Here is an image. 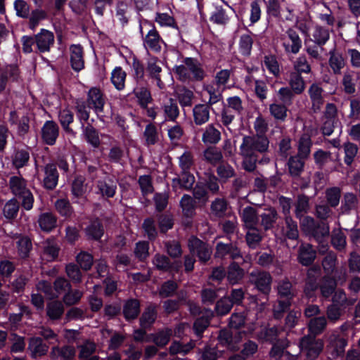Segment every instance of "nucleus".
<instances>
[{
	"mask_svg": "<svg viewBox=\"0 0 360 360\" xmlns=\"http://www.w3.org/2000/svg\"><path fill=\"white\" fill-rule=\"evenodd\" d=\"M184 65H174L172 70L176 77L181 81L202 82L206 72L201 63L196 58L185 57L183 60Z\"/></svg>",
	"mask_w": 360,
	"mask_h": 360,
	"instance_id": "f257e3e1",
	"label": "nucleus"
},
{
	"mask_svg": "<svg viewBox=\"0 0 360 360\" xmlns=\"http://www.w3.org/2000/svg\"><path fill=\"white\" fill-rule=\"evenodd\" d=\"M272 276L266 271L254 270L250 274L249 281L257 293L253 296L257 304H265L271 290Z\"/></svg>",
	"mask_w": 360,
	"mask_h": 360,
	"instance_id": "f03ea898",
	"label": "nucleus"
},
{
	"mask_svg": "<svg viewBox=\"0 0 360 360\" xmlns=\"http://www.w3.org/2000/svg\"><path fill=\"white\" fill-rule=\"evenodd\" d=\"M300 226L305 236L319 243L330 234V227L326 221L316 220L310 216H304L300 219Z\"/></svg>",
	"mask_w": 360,
	"mask_h": 360,
	"instance_id": "7ed1b4c3",
	"label": "nucleus"
},
{
	"mask_svg": "<svg viewBox=\"0 0 360 360\" xmlns=\"http://www.w3.org/2000/svg\"><path fill=\"white\" fill-rule=\"evenodd\" d=\"M269 146V140L267 136L257 134L252 136H244L240 150L250 153L263 154L268 151Z\"/></svg>",
	"mask_w": 360,
	"mask_h": 360,
	"instance_id": "20e7f679",
	"label": "nucleus"
},
{
	"mask_svg": "<svg viewBox=\"0 0 360 360\" xmlns=\"http://www.w3.org/2000/svg\"><path fill=\"white\" fill-rule=\"evenodd\" d=\"M188 248L191 254L195 255L202 264H206L211 258L212 250L209 244L194 235L188 238Z\"/></svg>",
	"mask_w": 360,
	"mask_h": 360,
	"instance_id": "39448f33",
	"label": "nucleus"
},
{
	"mask_svg": "<svg viewBox=\"0 0 360 360\" xmlns=\"http://www.w3.org/2000/svg\"><path fill=\"white\" fill-rule=\"evenodd\" d=\"M214 257L216 259H230L232 262L240 259H243V255L237 243H225L221 241L217 242L215 246Z\"/></svg>",
	"mask_w": 360,
	"mask_h": 360,
	"instance_id": "423d86ee",
	"label": "nucleus"
},
{
	"mask_svg": "<svg viewBox=\"0 0 360 360\" xmlns=\"http://www.w3.org/2000/svg\"><path fill=\"white\" fill-rule=\"evenodd\" d=\"M277 290L279 297L278 300V311L285 312L290 309L295 297L292 285L288 279H285L279 282Z\"/></svg>",
	"mask_w": 360,
	"mask_h": 360,
	"instance_id": "0eeeda50",
	"label": "nucleus"
},
{
	"mask_svg": "<svg viewBox=\"0 0 360 360\" xmlns=\"http://www.w3.org/2000/svg\"><path fill=\"white\" fill-rule=\"evenodd\" d=\"M316 269L310 268L307 272L305 285L303 290L304 297L311 302L316 300V291L319 288L318 277L315 275Z\"/></svg>",
	"mask_w": 360,
	"mask_h": 360,
	"instance_id": "6e6552de",
	"label": "nucleus"
},
{
	"mask_svg": "<svg viewBox=\"0 0 360 360\" xmlns=\"http://www.w3.org/2000/svg\"><path fill=\"white\" fill-rule=\"evenodd\" d=\"M217 339L221 346L226 347L230 351L236 352L239 349L238 343L241 337L239 334L233 335L230 329H221Z\"/></svg>",
	"mask_w": 360,
	"mask_h": 360,
	"instance_id": "1a4fd4ad",
	"label": "nucleus"
},
{
	"mask_svg": "<svg viewBox=\"0 0 360 360\" xmlns=\"http://www.w3.org/2000/svg\"><path fill=\"white\" fill-rule=\"evenodd\" d=\"M37 51L46 53L50 51L51 46L54 44V34L51 31L41 28L40 32L34 34Z\"/></svg>",
	"mask_w": 360,
	"mask_h": 360,
	"instance_id": "9d476101",
	"label": "nucleus"
},
{
	"mask_svg": "<svg viewBox=\"0 0 360 360\" xmlns=\"http://www.w3.org/2000/svg\"><path fill=\"white\" fill-rule=\"evenodd\" d=\"M84 231L87 240L100 241L104 235L105 229L101 220L96 217L89 221Z\"/></svg>",
	"mask_w": 360,
	"mask_h": 360,
	"instance_id": "9b49d317",
	"label": "nucleus"
},
{
	"mask_svg": "<svg viewBox=\"0 0 360 360\" xmlns=\"http://www.w3.org/2000/svg\"><path fill=\"white\" fill-rule=\"evenodd\" d=\"M44 177L43 187L48 191L54 190L58 183L59 173L54 163H48L44 167Z\"/></svg>",
	"mask_w": 360,
	"mask_h": 360,
	"instance_id": "f8f14e48",
	"label": "nucleus"
},
{
	"mask_svg": "<svg viewBox=\"0 0 360 360\" xmlns=\"http://www.w3.org/2000/svg\"><path fill=\"white\" fill-rule=\"evenodd\" d=\"M131 68L133 72L132 76L137 83V86L133 90H148L146 86L144 65L135 56L132 58Z\"/></svg>",
	"mask_w": 360,
	"mask_h": 360,
	"instance_id": "ddd939ff",
	"label": "nucleus"
},
{
	"mask_svg": "<svg viewBox=\"0 0 360 360\" xmlns=\"http://www.w3.org/2000/svg\"><path fill=\"white\" fill-rule=\"evenodd\" d=\"M59 136V127L52 120L46 121L41 128V139L44 143L53 146Z\"/></svg>",
	"mask_w": 360,
	"mask_h": 360,
	"instance_id": "4468645a",
	"label": "nucleus"
},
{
	"mask_svg": "<svg viewBox=\"0 0 360 360\" xmlns=\"http://www.w3.org/2000/svg\"><path fill=\"white\" fill-rule=\"evenodd\" d=\"M20 70L16 65H8L0 68V90H5L8 82H17Z\"/></svg>",
	"mask_w": 360,
	"mask_h": 360,
	"instance_id": "2eb2a0df",
	"label": "nucleus"
},
{
	"mask_svg": "<svg viewBox=\"0 0 360 360\" xmlns=\"http://www.w3.org/2000/svg\"><path fill=\"white\" fill-rule=\"evenodd\" d=\"M151 25L152 29L148 31L143 39L144 46L154 53H160L162 49L160 44L164 41L154 25Z\"/></svg>",
	"mask_w": 360,
	"mask_h": 360,
	"instance_id": "dca6fc26",
	"label": "nucleus"
},
{
	"mask_svg": "<svg viewBox=\"0 0 360 360\" xmlns=\"http://www.w3.org/2000/svg\"><path fill=\"white\" fill-rule=\"evenodd\" d=\"M76 349L74 346L65 345L62 347L53 346L49 356L52 360H75Z\"/></svg>",
	"mask_w": 360,
	"mask_h": 360,
	"instance_id": "f3484780",
	"label": "nucleus"
},
{
	"mask_svg": "<svg viewBox=\"0 0 360 360\" xmlns=\"http://www.w3.org/2000/svg\"><path fill=\"white\" fill-rule=\"evenodd\" d=\"M27 349L30 352L31 357L37 359L46 355L49 345L44 342L41 338L32 337L29 340Z\"/></svg>",
	"mask_w": 360,
	"mask_h": 360,
	"instance_id": "a211bd4d",
	"label": "nucleus"
},
{
	"mask_svg": "<svg viewBox=\"0 0 360 360\" xmlns=\"http://www.w3.org/2000/svg\"><path fill=\"white\" fill-rule=\"evenodd\" d=\"M97 187L102 196L111 198L116 194L117 181L113 176H106L97 181Z\"/></svg>",
	"mask_w": 360,
	"mask_h": 360,
	"instance_id": "6ab92c4d",
	"label": "nucleus"
},
{
	"mask_svg": "<svg viewBox=\"0 0 360 360\" xmlns=\"http://www.w3.org/2000/svg\"><path fill=\"white\" fill-rule=\"evenodd\" d=\"M316 257V252L309 243L302 244L299 247L297 260L302 266L311 265Z\"/></svg>",
	"mask_w": 360,
	"mask_h": 360,
	"instance_id": "aec40b11",
	"label": "nucleus"
},
{
	"mask_svg": "<svg viewBox=\"0 0 360 360\" xmlns=\"http://www.w3.org/2000/svg\"><path fill=\"white\" fill-rule=\"evenodd\" d=\"M158 305L155 303H150L145 308L139 319L140 327L151 328L158 318Z\"/></svg>",
	"mask_w": 360,
	"mask_h": 360,
	"instance_id": "412c9836",
	"label": "nucleus"
},
{
	"mask_svg": "<svg viewBox=\"0 0 360 360\" xmlns=\"http://www.w3.org/2000/svg\"><path fill=\"white\" fill-rule=\"evenodd\" d=\"M359 206V199L356 194L347 192L344 193L341 200L339 214L342 215H349L352 211H356Z\"/></svg>",
	"mask_w": 360,
	"mask_h": 360,
	"instance_id": "4be33fe9",
	"label": "nucleus"
},
{
	"mask_svg": "<svg viewBox=\"0 0 360 360\" xmlns=\"http://www.w3.org/2000/svg\"><path fill=\"white\" fill-rule=\"evenodd\" d=\"M70 51L71 67L75 71L79 72L84 68L83 46L81 44H72Z\"/></svg>",
	"mask_w": 360,
	"mask_h": 360,
	"instance_id": "5701e85b",
	"label": "nucleus"
},
{
	"mask_svg": "<svg viewBox=\"0 0 360 360\" xmlns=\"http://www.w3.org/2000/svg\"><path fill=\"white\" fill-rule=\"evenodd\" d=\"M338 285L335 278L331 275L323 276L319 283V288L321 297L328 300L333 295Z\"/></svg>",
	"mask_w": 360,
	"mask_h": 360,
	"instance_id": "b1692460",
	"label": "nucleus"
},
{
	"mask_svg": "<svg viewBox=\"0 0 360 360\" xmlns=\"http://www.w3.org/2000/svg\"><path fill=\"white\" fill-rule=\"evenodd\" d=\"M141 304L139 300L130 298L123 306V316L126 321H131L136 319L141 311Z\"/></svg>",
	"mask_w": 360,
	"mask_h": 360,
	"instance_id": "393cba45",
	"label": "nucleus"
},
{
	"mask_svg": "<svg viewBox=\"0 0 360 360\" xmlns=\"http://www.w3.org/2000/svg\"><path fill=\"white\" fill-rule=\"evenodd\" d=\"M304 165L305 160L295 155L290 156L287 162L289 175L293 179L300 178L304 172Z\"/></svg>",
	"mask_w": 360,
	"mask_h": 360,
	"instance_id": "a878e982",
	"label": "nucleus"
},
{
	"mask_svg": "<svg viewBox=\"0 0 360 360\" xmlns=\"http://www.w3.org/2000/svg\"><path fill=\"white\" fill-rule=\"evenodd\" d=\"M245 275L244 269L237 262H231L226 271V278L229 284L233 285L239 283Z\"/></svg>",
	"mask_w": 360,
	"mask_h": 360,
	"instance_id": "bb28decb",
	"label": "nucleus"
},
{
	"mask_svg": "<svg viewBox=\"0 0 360 360\" xmlns=\"http://www.w3.org/2000/svg\"><path fill=\"white\" fill-rule=\"evenodd\" d=\"M30 158L28 148H15L11 155L12 165L15 169H19L28 165Z\"/></svg>",
	"mask_w": 360,
	"mask_h": 360,
	"instance_id": "cd10ccee",
	"label": "nucleus"
},
{
	"mask_svg": "<svg viewBox=\"0 0 360 360\" xmlns=\"http://www.w3.org/2000/svg\"><path fill=\"white\" fill-rule=\"evenodd\" d=\"M153 264L155 266L158 270L165 272L169 271L170 270L178 271L179 268L180 267V264L179 263H176L175 265L171 262L168 257L165 255H160L158 253L154 256Z\"/></svg>",
	"mask_w": 360,
	"mask_h": 360,
	"instance_id": "c85d7f7f",
	"label": "nucleus"
},
{
	"mask_svg": "<svg viewBox=\"0 0 360 360\" xmlns=\"http://www.w3.org/2000/svg\"><path fill=\"white\" fill-rule=\"evenodd\" d=\"M37 222L41 231L49 233L57 225V217L51 212H43L39 216Z\"/></svg>",
	"mask_w": 360,
	"mask_h": 360,
	"instance_id": "c756f323",
	"label": "nucleus"
},
{
	"mask_svg": "<svg viewBox=\"0 0 360 360\" xmlns=\"http://www.w3.org/2000/svg\"><path fill=\"white\" fill-rule=\"evenodd\" d=\"M197 202L188 194H184L180 200V207L182 209L183 215L186 218L192 219L195 215Z\"/></svg>",
	"mask_w": 360,
	"mask_h": 360,
	"instance_id": "7c9ffc66",
	"label": "nucleus"
},
{
	"mask_svg": "<svg viewBox=\"0 0 360 360\" xmlns=\"http://www.w3.org/2000/svg\"><path fill=\"white\" fill-rule=\"evenodd\" d=\"M192 197L197 202L199 207L205 206L209 201V193L203 182H197L195 186L192 188Z\"/></svg>",
	"mask_w": 360,
	"mask_h": 360,
	"instance_id": "2f4dec72",
	"label": "nucleus"
},
{
	"mask_svg": "<svg viewBox=\"0 0 360 360\" xmlns=\"http://www.w3.org/2000/svg\"><path fill=\"white\" fill-rule=\"evenodd\" d=\"M82 126L86 141L93 148H98L101 145L98 131L91 124H88L86 127L82 124Z\"/></svg>",
	"mask_w": 360,
	"mask_h": 360,
	"instance_id": "473e14b6",
	"label": "nucleus"
},
{
	"mask_svg": "<svg viewBox=\"0 0 360 360\" xmlns=\"http://www.w3.org/2000/svg\"><path fill=\"white\" fill-rule=\"evenodd\" d=\"M8 186L11 192L16 197L29 190L27 188V181L22 176L10 177Z\"/></svg>",
	"mask_w": 360,
	"mask_h": 360,
	"instance_id": "72a5a7b5",
	"label": "nucleus"
},
{
	"mask_svg": "<svg viewBox=\"0 0 360 360\" xmlns=\"http://www.w3.org/2000/svg\"><path fill=\"white\" fill-rule=\"evenodd\" d=\"M60 250V248L56 243L47 239L44 243L42 253L48 262H53L58 259Z\"/></svg>",
	"mask_w": 360,
	"mask_h": 360,
	"instance_id": "f704fd0d",
	"label": "nucleus"
},
{
	"mask_svg": "<svg viewBox=\"0 0 360 360\" xmlns=\"http://www.w3.org/2000/svg\"><path fill=\"white\" fill-rule=\"evenodd\" d=\"M194 122L197 125L207 122L210 117V106L207 104L196 105L193 110Z\"/></svg>",
	"mask_w": 360,
	"mask_h": 360,
	"instance_id": "c9c22d12",
	"label": "nucleus"
},
{
	"mask_svg": "<svg viewBox=\"0 0 360 360\" xmlns=\"http://www.w3.org/2000/svg\"><path fill=\"white\" fill-rule=\"evenodd\" d=\"M18 255L22 259L30 257L32 250V240L27 236H22L16 243Z\"/></svg>",
	"mask_w": 360,
	"mask_h": 360,
	"instance_id": "e433bc0d",
	"label": "nucleus"
},
{
	"mask_svg": "<svg viewBox=\"0 0 360 360\" xmlns=\"http://www.w3.org/2000/svg\"><path fill=\"white\" fill-rule=\"evenodd\" d=\"M312 146V141L310 136L308 134H303L298 143L297 154L295 156L307 160L311 152V148Z\"/></svg>",
	"mask_w": 360,
	"mask_h": 360,
	"instance_id": "4c0bfd02",
	"label": "nucleus"
},
{
	"mask_svg": "<svg viewBox=\"0 0 360 360\" xmlns=\"http://www.w3.org/2000/svg\"><path fill=\"white\" fill-rule=\"evenodd\" d=\"M210 21L219 25H226L229 21V18L226 13V9L221 5L215 6L214 11L210 14Z\"/></svg>",
	"mask_w": 360,
	"mask_h": 360,
	"instance_id": "58836bf2",
	"label": "nucleus"
},
{
	"mask_svg": "<svg viewBox=\"0 0 360 360\" xmlns=\"http://www.w3.org/2000/svg\"><path fill=\"white\" fill-rule=\"evenodd\" d=\"M173 183L174 184H178L181 188L191 191L195 183V176L189 172V170H182L181 176L178 178H174L173 179Z\"/></svg>",
	"mask_w": 360,
	"mask_h": 360,
	"instance_id": "ea45409f",
	"label": "nucleus"
},
{
	"mask_svg": "<svg viewBox=\"0 0 360 360\" xmlns=\"http://www.w3.org/2000/svg\"><path fill=\"white\" fill-rule=\"evenodd\" d=\"M20 209V203L15 198H13L8 200L4 207L3 214L6 219L8 220L15 219L18 214Z\"/></svg>",
	"mask_w": 360,
	"mask_h": 360,
	"instance_id": "a19ab883",
	"label": "nucleus"
},
{
	"mask_svg": "<svg viewBox=\"0 0 360 360\" xmlns=\"http://www.w3.org/2000/svg\"><path fill=\"white\" fill-rule=\"evenodd\" d=\"M127 73L120 66L115 67L112 72L110 80L117 90H122L125 85Z\"/></svg>",
	"mask_w": 360,
	"mask_h": 360,
	"instance_id": "79ce46f5",
	"label": "nucleus"
},
{
	"mask_svg": "<svg viewBox=\"0 0 360 360\" xmlns=\"http://www.w3.org/2000/svg\"><path fill=\"white\" fill-rule=\"evenodd\" d=\"M327 325V321L324 316L311 318L308 323L309 331L318 335L323 333Z\"/></svg>",
	"mask_w": 360,
	"mask_h": 360,
	"instance_id": "37998d69",
	"label": "nucleus"
},
{
	"mask_svg": "<svg viewBox=\"0 0 360 360\" xmlns=\"http://www.w3.org/2000/svg\"><path fill=\"white\" fill-rule=\"evenodd\" d=\"M103 91H88V102L97 112H103L105 103Z\"/></svg>",
	"mask_w": 360,
	"mask_h": 360,
	"instance_id": "c03bdc74",
	"label": "nucleus"
},
{
	"mask_svg": "<svg viewBox=\"0 0 360 360\" xmlns=\"http://www.w3.org/2000/svg\"><path fill=\"white\" fill-rule=\"evenodd\" d=\"M64 313V307L59 301H53L46 305V315L52 321H56L61 318Z\"/></svg>",
	"mask_w": 360,
	"mask_h": 360,
	"instance_id": "a18cd8bd",
	"label": "nucleus"
},
{
	"mask_svg": "<svg viewBox=\"0 0 360 360\" xmlns=\"http://www.w3.org/2000/svg\"><path fill=\"white\" fill-rule=\"evenodd\" d=\"M309 210V197L304 194H300L297 195L295 204V217L298 219H302L304 213H307Z\"/></svg>",
	"mask_w": 360,
	"mask_h": 360,
	"instance_id": "49530a36",
	"label": "nucleus"
},
{
	"mask_svg": "<svg viewBox=\"0 0 360 360\" xmlns=\"http://www.w3.org/2000/svg\"><path fill=\"white\" fill-rule=\"evenodd\" d=\"M227 207L226 200L217 198L211 204V213L217 218H222L226 215Z\"/></svg>",
	"mask_w": 360,
	"mask_h": 360,
	"instance_id": "de8ad7c7",
	"label": "nucleus"
},
{
	"mask_svg": "<svg viewBox=\"0 0 360 360\" xmlns=\"http://www.w3.org/2000/svg\"><path fill=\"white\" fill-rule=\"evenodd\" d=\"M240 153L243 157V169L248 172H254L257 167L258 155L256 153H250L246 151H240Z\"/></svg>",
	"mask_w": 360,
	"mask_h": 360,
	"instance_id": "09e8293b",
	"label": "nucleus"
},
{
	"mask_svg": "<svg viewBox=\"0 0 360 360\" xmlns=\"http://www.w3.org/2000/svg\"><path fill=\"white\" fill-rule=\"evenodd\" d=\"M286 33L292 41V44L290 46H286L285 50L292 53H297L302 47V40L298 33L292 28L288 29Z\"/></svg>",
	"mask_w": 360,
	"mask_h": 360,
	"instance_id": "8fccbe9b",
	"label": "nucleus"
},
{
	"mask_svg": "<svg viewBox=\"0 0 360 360\" xmlns=\"http://www.w3.org/2000/svg\"><path fill=\"white\" fill-rule=\"evenodd\" d=\"M58 118L64 131L68 134H72L73 130L70 127V124L74 120L73 113L68 109H63L59 112Z\"/></svg>",
	"mask_w": 360,
	"mask_h": 360,
	"instance_id": "3c124183",
	"label": "nucleus"
},
{
	"mask_svg": "<svg viewBox=\"0 0 360 360\" xmlns=\"http://www.w3.org/2000/svg\"><path fill=\"white\" fill-rule=\"evenodd\" d=\"M278 214L275 209L271 208L260 215L261 224L267 231L274 227L277 219Z\"/></svg>",
	"mask_w": 360,
	"mask_h": 360,
	"instance_id": "603ef678",
	"label": "nucleus"
},
{
	"mask_svg": "<svg viewBox=\"0 0 360 360\" xmlns=\"http://www.w3.org/2000/svg\"><path fill=\"white\" fill-rule=\"evenodd\" d=\"M179 285L173 280H167L163 282L159 290V296L162 298L172 297L177 290Z\"/></svg>",
	"mask_w": 360,
	"mask_h": 360,
	"instance_id": "864d4df0",
	"label": "nucleus"
},
{
	"mask_svg": "<svg viewBox=\"0 0 360 360\" xmlns=\"http://www.w3.org/2000/svg\"><path fill=\"white\" fill-rule=\"evenodd\" d=\"M47 18L46 12L43 9L36 8L32 10L29 18L28 27L34 31L41 20Z\"/></svg>",
	"mask_w": 360,
	"mask_h": 360,
	"instance_id": "5fc2aeb1",
	"label": "nucleus"
},
{
	"mask_svg": "<svg viewBox=\"0 0 360 360\" xmlns=\"http://www.w3.org/2000/svg\"><path fill=\"white\" fill-rule=\"evenodd\" d=\"M341 197V190L339 187H331L326 191V198L327 205L330 207H336L339 203Z\"/></svg>",
	"mask_w": 360,
	"mask_h": 360,
	"instance_id": "6e6d98bb",
	"label": "nucleus"
},
{
	"mask_svg": "<svg viewBox=\"0 0 360 360\" xmlns=\"http://www.w3.org/2000/svg\"><path fill=\"white\" fill-rule=\"evenodd\" d=\"M221 139V133L212 124H209L202 134V141L211 144L217 143Z\"/></svg>",
	"mask_w": 360,
	"mask_h": 360,
	"instance_id": "4d7b16f0",
	"label": "nucleus"
},
{
	"mask_svg": "<svg viewBox=\"0 0 360 360\" xmlns=\"http://www.w3.org/2000/svg\"><path fill=\"white\" fill-rule=\"evenodd\" d=\"M203 155L205 160L212 165H216L223 159L221 150L216 147L207 148L203 152Z\"/></svg>",
	"mask_w": 360,
	"mask_h": 360,
	"instance_id": "13d9d810",
	"label": "nucleus"
},
{
	"mask_svg": "<svg viewBox=\"0 0 360 360\" xmlns=\"http://www.w3.org/2000/svg\"><path fill=\"white\" fill-rule=\"evenodd\" d=\"M241 217L242 220L250 226L257 225L259 221L257 210L251 206H248L243 209Z\"/></svg>",
	"mask_w": 360,
	"mask_h": 360,
	"instance_id": "bf43d9fd",
	"label": "nucleus"
},
{
	"mask_svg": "<svg viewBox=\"0 0 360 360\" xmlns=\"http://www.w3.org/2000/svg\"><path fill=\"white\" fill-rule=\"evenodd\" d=\"M57 212L66 218L70 217L73 213V208L68 199H58L55 202Z\"/></svg>",
	"mask_w": 360,
	"mask_h": 360,
	"instance_id": "052dcab7",
	"label": "nucleus"
},
{
	"mask_svg": "<svg viewBox=\"0 0 360 360\" xmlns=\"http://www.w3.org/2000/svg\"><path fill=\"white\" fill-rule=\"evenodd\" d=\"M76 261L79 267L84 271H89L91 269L94 264V257L91 254L86 251H81L76 257Z\"/></svg>",
	"mask_w": 360,
	"mask_h": 360,
	"instance_id": "680f3d73",
	"label": "nucleus"
},
{
	"mask_svg": "<svg viewBox=\"0 0 360 360\" xmlns=\"http://www.w3.org/2000/svg\"><path fill=\"white\" fill-rule=\"evenodd\" d=\"M84 176L82 175H77L75 177L72 186H71V192L72 194L75 198H81L86 192V188L84 187L85 182Z\"/></svg>",
	"mask_w": 360,
	"mask_h": 360,
	"instance_id": "e2e57ef3",
	"label": "nucleus"
},
{
	"mask_svg": "<svg viewBox=\"0 0 360 360\" xmlns=\"http://www.w3.org/2000/svg\"><path fill=\"white\" fill-rule=\"evenodd\" d=\"M164 112L168 120L175 121L179 115V110L176 100L169 99V103L164 105Z\"/></svg>",
	"mask_w": 360,
	"mask_h": 360,
	"instance_id": "0e129e2a",
	"label": "nucleus"
},
{
	"mask_svg": "<svg viewBox=\"0 0 360 360\" xmlns=\"http://www.w3.org/2000/svg\"><path fill=\"white\" fill-rule=\"evenodd\" d=\"M313 37L314 38V42L319 46H322L329 40V31L322 26L317 25L314 29Z\"/></svg>",
	"mask_w": 360,
	"mask_h": 360,
	"instance_id": "69168bd1",
	"label": "nucleus"
},
{
	"mask_svg": "<svg viewBox=\"0 0 360 360\" xmlns=\"http://www.w3.org/2000/svg\"><path fill=\"white\" fill-rule=\"evenodd\" d=\"M142 229L147 235L148 240L153 241L158 237V230L155 224V220L152 217H147L143 220Z\"/></svg>",
	"mask_w": 360,
	"mask_h": 360,
	"instance_id": "338daca9",
	"label": "nucleus"
},
{
	"mask_svg": "<svg viewBox=\"0 0 360 360\" xmlns=\"http://www.w3.org/2000/svg\"><path fill=\"white\" fill-rule=\"evenodd\" d=\"M143 136L146 143L148 146H153L158 141V134L157 127L152 123H149L146 126Z\"/></svg>",
	"mask_w": 360,
	"mask_h": 360,
	"instance_id": "774afa93",
	"label": "nucleus"
}]
</instances>
